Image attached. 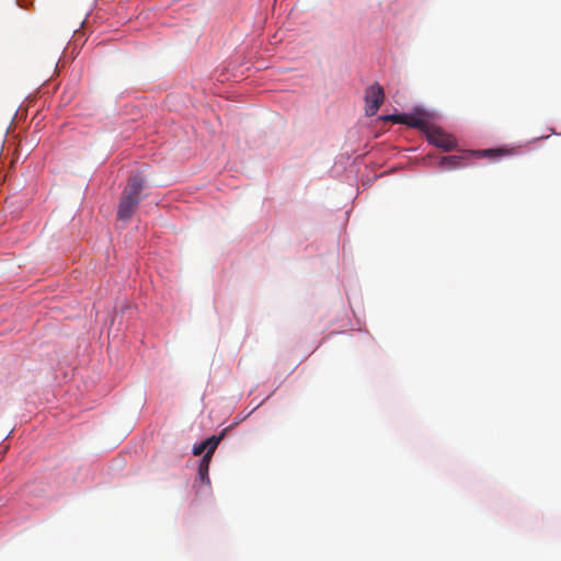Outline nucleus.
I'll return each mask as SVG.
<instances>
[{"label":"nucleus","mask_w":561,"mask_h":561,"mask_svg":"<svg viewBox=\"0 0 561 561\" xmlns=\"http://www.w3.org/2000/svg\"><path fill=\"white\" fill-rule=\"evenodd\" d=\"M221 437L211 436L199 444L195 445L193 448V454L195 456H199L203 453H205L204 456H209V459H211L213 454L215 453L216 448L218 447L220 443Z\"/></svg>","instance_id":"obj_5"},{"label":"nucleus","mask_w":561,"mask_h":561,"mask_svg":"<svg viewBox=\"0 0 561 561\" xmlns=\"http://www.w3.org/2000/svg\"><path fill=\"white\" fill-rule=\"evenodd\" d=\"M385 93L379 84H373L366 89L365 111L368 116L375 115L383 103Z\"/></svg>","instance_id":"obj_2"},{"label":"nucleus","mask_w":561,"mask_h":561,"mask_svg":"<svg viewBox=\"0 0 561 561\" xmlns=\"http://www.w3.org/2000/svg\"><path fill=\"white\" fill-rule=\"evenodd\" d=\"M387 119L417 128H424L427 123L426 116L423 113L390 115L387 116Z\"/></svg>","instance_id":"obj_3"},{"label":"nucleus","mask_w":561,"mask_h":561,"mask_svg":"<svg viewBox=\"0 0 561 561\" xmlns=\"http://www.w3.org/2000/svg\"><path fill=\"white\" fill-rule=\"evenodd\" d=\"M209 463L210 459L209 456H203V458L199 461L198 465V479L202 484L209 485L210 479H209Z\"/></svg>","instance_id":"obj_6"},{"label":"nucleus","mask_w":561,"mask_h":561,"mask_svg":"<svg viewBox=\"0 0 561 561\" xmlns=\"http://www.w3.org/2000/svg\"><path fill=\"white\" fill-rule=\"evenodd\" d=\"M503 152V149H486V150H481V151H477L476 153L480 157H490V158H493V157H499L501 156Z\"/></svg>","instance_id":"obj_8"},{"label":"nucleus","mask_w":561,"mask_h":561,"mask_svg":"<svg viewBox=\"0 0 561 561\" xmlns=\"http://www.w3.org/2000/svg\"><path fill=\"white\" fill-rule=\"evenodd\" d=\"M145 186L142 176L136 174L129 179L125 187L117 211L119 220H128L140 202V192Z\"/></svg>","instance_id":"obj_1"},{"label":"nucleus","mask_w":561,"mask_h":561,"mask_svg":"<svg viewBox=\"0 0 561 561\" xmlns=\"http://www.w3.org/2000/svg\"><path fill=\"white\" fill-rule=\"evenodd\" d=\"M427 139L431 144L444 150H450L455 146V139L442 131L440 129H432L427 134Z\"/></svg>","instance_id":"obj_4"},{"label":"nucleus","mask_w":561,"mask_h":561,"mask_svg":"<svg viewBox=\"0 0 561 561\" xmlns=\"http://www.w3.org/2000/svg\"><path fill=\"white\" fill-rule=\"evenodd\" d=\"M463 157L461 156H447L440 159V165L445 169H454L462 167Z\"/></svg>","instance_id":"obj_7"}]
</instances>
